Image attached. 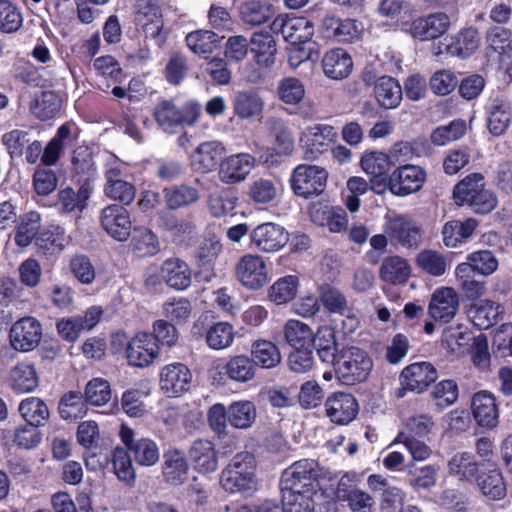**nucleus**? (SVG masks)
<instances>
[{
  "label": "nucleus",
  "mask_w": 512,
  "mask_h": 512,
  "mask_svg": "<svg viewBox=\"0 0 512 512\" xmlns=\"http://www.w3.org/2000/svg\"><path fill=\"white\" fill-rule=\"evenodd\" d=\"M410 274L411 267L408 261L397 255L386 257L379 268L380 279L393 285L406 283Z\"/></svg>",
  "instance_id": "obj_32"
},
{
  "label": "nucleus",
  "mask_w": 512,
  "mask_h": 512,
  "mask_svg": "<svg viewBox=\"0 0 512 512\" xmlns=\"http://www.w3.org/2000/svg\"><path fill=\"white\" fill-rule=\"evenodd\" d=\"M166 205L171 210L190 206L199 200V192L188 185H177L164 189Z\"/></svg>",
  "instance_id": "obj_48"
},
{
  "label": "nucleus",
  "mask_w": 512,
  "mask_h": 512,
  "mask_svg": "<svg viewBox=\"0 0 512 512\" xmlns=\"http://www.w3.org/2000/svg\"><path fill=\"white\" fill-rule=\"evenodd\" d=\"M41 216L38 212L30 211L20 218L16 227L14 236L15 244L21 248L29 246L33 241L36 242L40 235Z\"/></svg>",
  "instance_id": "obj_38"
},
{
  "label": "nucleus",
  "mask_w": 512,
  "mask_h": 512,
  "mask_svg": "<svg viewBox=\"0 0 512 512\" xmlns=\"http://www.w3.org/2000/svg\"><path fill=\"white\" fill-rule=\"evenodd\" d=\"M267 126L274 137L278 153L291 154L294 149V137L285 121L277 117H270L267 119Z\"/></svg>",
  "instance_id": "obj_52"
},
{
  "label": "nucleus",
  "mask_w": 512,
  "mask_h": 512,
  "mask_svg": "<svg viewBox=\"0 0 512 512\" xmlns=\"http://www.w3.org/2000/svg\"><path fill=\"white\" fill-rule=\"evenodd\" d=\"M236 279L249 290H258L269 282V273L264 258L258 254H245L235 265Z\"/></svg>",
  "instance_id": "obj_7"
},
{
  "label": "nucleus",
  "mask_w": 512,
  "mask_h": 512,
  "mask_svg": "<svg viewBox=\"0 0 512 512\" xmlns=\"http://www.w3.org/2000/svg\"><path fill=\"white\" fill-rule=\"evenodd\" d=\"M333 365L339 379L344 384L354 385L368 378L373 362L364 350L348 347L340 352Z\"/></svg>",
  "instance_id": "obj_5"
},
{
  "label": "nucleus",
  "mask_w": 512,
  "mask_h": 512,
  "mask_svg": "<svg viewBox=\"0 0 512 512\" xmlns=\"http://www.w3.org/2000/svg\"><path fill=\"white\" fill-rule=\"evenodd\" d=\"M326 414L333 423L346 425L358 414V402L352 394L333 393L325 402Z\"/></svg>",
  "instance_id": "obj_21"
},
{
  "label": "nucleus",
  "mask_w": 512,
  "mask_h": 512,
  "mask_svg": "<svg viewBox=\"0 0 512 512\" xmlns=\"http://www.w3.org/2000/svg\"><path fill=\"white\" fill-rule=\"evenodd\" d=\"M70 127L62 125L58 128L56 135L48 142L43 149L41 162L46 166H52L57 163L62 151L70 142Z\"/></svg>",
  "instance_id": "obj_53"
},
{
  "label": "nucleus",
  "mask_w": 512,
  "mask_h": 512,
  "mask_svg": "<svg viewBox=\"0 0 512 512\" xmlns=\"http://www.w3.org/2000/svg\"><path fill=\"white\" fill-rule=\"evenodd\" d=\"M112 397L110 384L103 378H93L85 386L84 398L92 406H103Z\"/></svg>",
  "instance_id": "obj_63"
},
{
  "label": "nucleus",
  "mask_w": 512,
  "mask_h": 512,
  "mask_svg": "<svg viewBox=\"0 0 512 512\" xmlns=\"http://www.w3.org/2000/svg\"><path fill=\"white\" fill-rule=\"evenodd\" d=\"M256 366L248 356L232 357L225 366L227 376L236 382H248L255 376Z\"/></svg>",
  "instance_id": "obj_60"
},
{
  "label": "nucleus",
  "mask_w": 512,
  "mask_h": 512,
  "mask_svg": "<svg viewBox=\"0 0 512 512\" xmlns=\"http://www.w3.org/2000/svg\"><path fill=\"white\" fill-rule=\"evenodd\" d=\"M449 473L460 480H472L478 472V464L474 457L467 452L453 455L448 463Z\"/></svg>",
  "instance_id": "obj_59"
},
{
  "label": "nucleus",
  "mask_w": 512,
  "mask_h": 512,
  "mask_svg": "<svg viewBox=\"0 0 512 512\" xmlns=\"http://www.w3.org/2000/svg\"><path fill=\"white\" fill-rule=\"evenodd\" d=\"M426 181L425 170L413 164H406L395 169L389 178L391 192L406 196L419 191Z\"/></svg>",
  "instance_id": "obj_13"
},
{
  "label": "nucleus",
  "mask_w": 512,
  "mask_h": 512,
  "mask_svg": "<svg viewBox=\"0 0 512 512\" xmlns=\"http://www.w3.org/2000/svg\"><path fill=\"white\" fill-rule=\"evenodd\" d=\"M479 44L480 37L477 30L467 28L451 37L446 46V51L453 56L465 59L478 49Z\"/></svg>",
  "instance_id": "obj_37"
},
{
  "label": "nucleus",
  "mask_w": 512,
  "mask_h": 512,
  "mask_svg": "<svg viewBox=\"0 0 512 512\" xmlns=\"http://www.w3.org/2000/svg\"><path fill=\"white\" fill-rule=\"evenodd\" d=\"M131 244L140 257L153 256L160 250L156 235L150 229L144 227L134 228Z\"/></svg>",
  "instance_id": "obj_56"
},
{
  "label": "nucleus",
  "mask_w": 512,
  "mask_h": 512,
  "mask_svg": "<svg viewBox=\"0 0 512 512\" xmlns=\"http://www.w3.org/2000/svg\"><path fill=\"white\" fill-rule=\"evenodd\" d=\"M476 226L477 222L471 218L463 222L459 220L448 221L442 229L444 245L449 248L457 247L473 234Z\"/></svg>",
  "instance_id": "obj_39"
},
{
  "label": "nucleus",
  "mask_w": 512,
  "mask_h": 512,
  "mask_svg": "<svg viewBox=\"0 0 512 512\" xmlns=\"http://www.w3.org/2000/svg\"><path fill=\"white\" fill-rule=\"evenodd\" d=\"M499 305L491 300H480L471 303L467 310V317L479 329H488L497 322Z\"/></svg>",
  "instance_id": "obj_34"
},
{
  "label": "nucleus",
  "mask_w": 512,
  "mask_h": 512,
  "mask_svg": "<svg viewBox=\"0 0 512 512\" xmlns=\"http://www.w3.org/2000/svg\"><path fill=\"white\" fill-rule=\"evenodd\" d=\"M402 88L398 81L389 76H382L375 85V96L378 103L386 108H396L402 100Z\"/></svg>",
  "instance_id": "obj_40"
},
{
  "label": "nucleus",
  "mask_w": 512,
  "mask_h": 512,
  "mask_svg": "<svg viewBox=\"0 0 512 512\" xmlns=\"http://www.w3.org/2000/svg\"><path fill=\"white\" fill-rule=\"evenodd\" d=\"M19 412L26 422L32 426H42L49 418V409L43 400L29 397L21 401Z\"/></svg>",
  "instance_id": "obj_54"
},
{
  "label": "nucleus",
  "mask_w": 512,
  "mask_h": 512,
  "mask_svg": "<svg viewBox=\"0 0 512 512\" xmlns=\"http://www.w3.org/2000/svg\"><path fill=\"white\" fill-rule=\"evenodd\" d=\"M312 342L317 350L319 358L326 363L333 364L337 356V343L334 329L324 326L313 333Z\"/></svg>",
  "instance_id": "obj_43"
},
{
  "label": "nucleus",
  "mask_w": 512,
  "mask_h": 512,
  "mask_svg": "<svg viewBox=\"0 0 512 512\" xmlns=\"http://www.w3.org/2000/svg\"><path fill=\"white\" fill-rule=\"evenodd\" d=\"M67 244L65 230L61 226H52L41 233L36 239V246L45 254L62 251Z\"/></svg>",
  "instance_id": "obj_64"
},
{
  "label": "nucleus",
  "mask_w": 512,
  "mask_h": 512,
  "mask_svg": "<svg viewBox=\"0 0 512 512\" xmlns=\"http://www.w3.org/2000/svg\"><path fill=\"white\" fill-rule=\"evenodd\" d=\"M10 381L13 389L19 392H30L39 383L34 365L28 362H20L11 369Z\"/></svg>",
  "instance_id": "obj_44"
},
{
  "label": "nucleus",
  "mask_w": 512,
  "mask_h": 512,
  "mask_svg": "<svg viewBox=\"0 0 512 512\" xmlns=\"http://www.w3.org/2000/svg\"><path fill=\"white\" fill-rule=\"evenodd\" d=\"M471 335L463 325H450L443 330L441 345L452 355H462L471 341Z\"/></svg>",
  "instance_id": "obj_42"
},
{
  "label": "nucleus",
  "mask_w": 512,
  "mask_h": 512,
  "mask_svg": "<svg viewBox=\"0 0 512 512\" xmlns=\"http://www.w3.org/2000/svg\"><path fill=\"white\" fill-rule=\"evenodd\" d=\"M105 195L113 200L129 205L136 196L134 185L121 178V170L118 167L109 168L106 173Z\"/></svg>",
  "instance_id": "obj_29"
},
{
  "label": "nucleus",
  "mask_w": 512,
  "mask_h": 512,
  "mask_svg": "<svg viewBox=\"0 0 512 512\" xmlns=\"http://www.w3.org/2000/svg\"><path fill=\"white\" fill-rule=\"evenodd\" d=\"M278 183L271 178H258L248 186L247 195L252 204L256 206H267L273 204L278 197Z\"/></svg>",
  "instance_id": "obj_36"
},
{
  "label": "nucleus",
  "mask_w": 512,
  "mask_h": 512,
  "mask_svg": "<svg viewBox=\"0 0 512 512\" xmlns=\"http://www.w3.org/2000/svg\"><path fill=\"white\" fill-rule=\"evenodd\" d=\"M130 452L136 463L141 466H153L160 457L158 445L149 438H138L137 442L131 444Z\"/></svg>",
  "instance_id": "obj_61"
},
{
  "label": "nucleus",
  "mask_w": 512,
  "mask_h": 512,
  "mask_svg": "<svg viewBox=\"0 0 512 512\" xmlns=\"http://www.w3.org/2000/svg\"><path fill=\"white\" fill-rule=\"evenodd\" d=\"M318 294L321 304L327 311L346 315L350 322L357 324L356 319L350 316L351 309L346 296L339 289L329 284H323L319 287Z\"/></svg>",
  "instance_id": "obj_33"
},
{
  "label": "nucleus",
  "mask_w": 512,
  "mask_h": 512,
  "mask_svg": "<svg viewBox=\"0 0 512 512\" xmlns=\"http://www.w3.org/2000/svg\"><path fill=\"white\" fill-rule=\"evenodd\" d=\"M160 277L175 290H185L192 284V271L188 264L179 258L165 260L160 267Z\"/></svg>",
  "instance_id": "obj_25"
},
{
  "label": "nucleus",
  "mask_w": 512,
  "mask_h": 512,
  "mask_svg": "<svg viewBox=\"0 0 512 512\" xmlns=\"http://www.w3.org/2000/svg\"><path fill=\"white\" fill-rule=\"evenodd\" d=\"M289 233L284 227L266 222L257 225L250 232L251 245L262 253H275L286 246Z\"/></svg>",
  "instance_id": "obj_9"
},
{
  "label": "nucleus",
  "mask_w": 512,
  "mask_h": 512,
  "mask_svg": "<svg viewBox=\"0 0 512 512\" xmlns=\"http://www.w3.org/2000/svg\"><path fill=\"white\" fill-rule=\"evenodd\" d=\"M249 42L255 64H248L243 73L247 82L259 84L264 79L262 69H269L275 63L276 42L269 32L264 31L253 33Z\"/></svg>",
  "instance_id": "obj_4"
},
{
  "label": "nucleus",
  "mask_w": 512,
  "mask_h": 512,
  "mask_svg": "<svg viewBox=\"0 0 512 512\" xmlns=\"http://www.w3.org/2000/svg\"><path fill=\"white\" fill-rule=\"evenodd\" d=\"M336 138L337 132L330 125L316 124L307 128L301 137L304 157L307 160H315L319 155L328 151Z\"/></svg>",
  "instance_id": "obj_12"
},
{
  "label": "nucleus",
  "mask_w": 512,
  "mask_h": 512,
  "mask_svg": "<svg viewBox=\"0 0 512 512\" xmlns=\"http://www.w3.org/2000/svg\"><path fill=\"white\" fill-rule=\"evenodd\" d=\"M217 33L209 30H197L186 36V43L190 50L198 55L210 54L220 42Z\"/></svg>",
  "instance_id": "obj_58"
},
{
  "label": "nucleus",
  "mask_w": 512,
  "mask_h": 512,
  "mask_svg": "<svg viewBox=\"0 0 512 512\" xmlns=\"http://www.w3.org/2000/svg\"><path fill=\"white\" fill-rule=\"evenodd\" d=\"M318 464L311 459H302L286 468L280 479L282 502L289 512H318L316 501L322 497L319 493Z\"/></svg>",
  "instance_id": "obj_1"
},
{
  "label": "nucleus",
  "mask_w": 512,
  "mask_h": 512,
  "mask_svg": "<svg viewBox=\"0 0 512 512\" xmlns=\"http://www.w3.org/2000/svg\"><path fill=\"white\" fill-rule=\"evenodd\" d=\"M253 362L263 368H274L281 361V353L278 347L268 340H256L251 346Z\"/></svg>",
  "instance_id": "obj_50"
},
{
  "label": "nucleus",
  "mask_w": 512,
  "mask_h": 512,
  "mask_svg": "<svg viewBox=\"0 0 512 512\" xmlns=\"http://www.w3.org/2000/svg\"><path fill=\"white\" fill-rule=\"evenodd\" d=\"M459 309V297L451 287L436 289L431 295L428 313L436 321H451Z\"/></svg>",
  "instance_id": "obj_20"
},
{
  "label": "nucleus",
  "mask_w": 512,
  "mask_h": 512,
  "mask_svg": "<svg viewBox=\"0 0 512 512\" xmlns=\"http://www.w3.org/2000/svg\"><path fill=\"white\" fill-rule=\"evenodd\" d=\"M192 374L183 363L165 365L160 371L159 385L168 397H179L189 390Z\"/></svg>",
  "instance_id": "obj_16"
},
{
  "label": "nucleus",
  "mask_w": 512,
  "mask_h": 512,
  "mask_svg": "<svg viewBox=\"0 0 512 512\" xmlns=\"http://www.w3.org/2000/svg\"><path fill=\"white\" fill-rule=\"evenodd\" d=\"M200 113V106L195 101L178 107L172 101L163 100L155 106L153 116L160 129L166 133H175L179 127L195 124Z\"/></svg>",
  "instance_id": "obj_3"
},
{
  "label": "nucleus",
  "mask_w": 512,
  "mask_h": 512,
  "mask_svg": "<svg viewBox=\"0 0 512 512\" xmlns=\"http://www.w3.org/2000/svg\"><path fill=\"white\" fill-rule=\"evenodd\" d=\"M255 166V158L248 153H238L224 158L219 164L220 182L234 185L243 182Z\"/></svg>",
  "instance_id": "obj_17"
},
{
  "label": "nucleus",
  "mask_w": 512,
  "mask_h": 512,
  "mask_svg": "<svg viewBox=\"0 0 512 512\" xmlns=\"http://www.w3.org/2000/svg\"><path fill=\"white\" fill-rule=\"evenodd\" d=\"M286 342L295 348H304L313 339V330L302 321L290 319L283 328Z\"/></svg>",
  "instance_id": "obj_55"
},
{
  "label": "nucleus",
  "mask_w": 512,
  "mask_h": 512,
  "mask_svg": "<svg viewBox=\"0 0 512 512\" xmlns=\"http://www.w3.org/2000/svg\"><path fill=\"white\" fill-rule=\"evenodd\" d=\"M163 315L176 325L187 323L193 313L191 301L185 297L169 298L162 305Z\"/></svg>",
  "instance_id": "obj_49"
},
{
  "label": "nucleus",
  "mask_w": 512,
  "mask_h": 512,
  "mask_svg": "<svg viewBox=\"0 0 512 512\" xmlns=\"http://www.w3.org/2000/svg\"><path fill=\"white\" fill-rule=\"evenodd\" d=\"M485 187L484 178L479 173L466 176L454 188L453 196L459 205H467Z\"/></svg>",
  "instance_id": "obj_57"
},
{
  "label": "nucleus",
  "mask_w": 512,
  "mask_h": 512,
  "mask_svg": "<svg viewBox=\"0 0 512 512\" xmlns=\"http://www.w3.org/2000/svg\"><path fill=\"white\" fill-rule=\"evenodd\" d=\"M299 278L296 275H286L276 280L268 289V298L276 305L286 304L297 294Z\"/></svg>",
  "instance_id": "obj_46"
},
{
  "label": "nucleus",
  "mask_w": 512,
  "mask_h": 512,
  "mask_svg": "<svg viewBox=\"0 0 512 512\" xmlns=\"http://www.w3.org/2000/svg\"><path fill=\"white\" fill-rule=\"evenodd\" d=\"M159 346L150 333H138L127 344L128 363L134 367H147L159 356Z\"/></svg>",
  "instance_id": "obj_15"
},
{
  "label": "nucleus",
  "mask_w": 512,
  "mask_h": 512,
  "mask_svg": "<svg viewBox=\"0 0 512 512\" xmlns=\"http://www.w3.org/2000/svg\"><path fill=\"white\" fill-rule=\"evenodd\" d=\"M451 25L450 17L444 12H435L414 19L409 33L415 39L430 41L445 34Z\"/></svg>",
  "instance_id": "obj_18"
},
{
  "label": "nucleus",
  "mask_w": 512,
  "mask_h": 512,
  "mask_svg": "<svg viewBox=\"0 0 512 512\" xmlns=\"http://www.w3.org/2000/svg\"><path fill=\"white\" fill-rule=\"evenodd\" d=\"M234 114L242 120L256 119L262 116L265 103L261 95L254 90H242L232 98Z\"/></svg>",
  "instance_id": "obj_26"
},
{
  "label": "nucleus",
  "mask_w": 512,
  "mask_h": 512,
  "mask_svg": "<svg viewBox=\"0 0 512 512\" xmlns=\"http://www.w3.org/2000/svg\"><path fill=\"white\" fill-rule=\"evenodd\" d=\"M256 460L252 453H237L221 472L220 484L230 493L247 492L254 489Z\"/></svg>",
  "instance_id": "obj_2"
},
{
  "label": "nucleus",
  "mask_w": 512,
  "mask_h": 512,
  "mask_svg": "<svg viewBox=\"0 0 512 512\" xmlns=\"http://www.w3.org/2000/svg\"><path fill=\"white\" fill-rule=\"evenodd\" d=\"M225 153L221 142L212 140L201 143L191 156L192 165L202 173H208L216 168Z\"/></svg>",
  "instance_id": "obj_28"
},
{
  "label": "nucleus",
  "mask_w": 512,
  "mask_h": 512,
  "mask_svg": "<svg viewBox=\"0 0 512 512\" xmlns=\"http://www.w3.org/2000/svg\"><path fill=\"white\" fill-rule=\"evenodd\" d=\"M384 232L393 242L408 249H415L422 242V227L404 215L390 218L384 225Z\"/></svg>",
  "instance_id": "obj_8"
},
{
  "label": "nucleus",
  "mask_w": 512,
  "mask_h": 512,
  "mask_svg": "<svg viewBox=\"0 0 512 512\" xmlns=\"http://www.w3.org/2000/svg\"><path fill=\"white\" fill-rule=\"evenodd\" d=\"M189 458L196 471L202 474L215 472L218 468V453L212 441L197 439L191 444Z\"/></svg>",
  "instance_id": "obj_23"
},
{
  "label": "nucleus",
  "mask_w": 512,
  "mask_h": 512,
  "mask_svg": "<svg viewBox=\"0 0 512 512\" xmlns=\"http://www.w3.org/2000/svg\"><path fill=\"white\" fill-rule=\"evenodd\" d=\"M415 263L423 273L432 277L443 276L450 267V260L447 255L434 249L421 250L416 255Z\"/></svg>",
  "instance_id": "obj_35"
},
{
  "label": "nucleus",
  "mask_w": 512,
  "mask_h": 512,
  "mask_svg": "<svg viewBox=\"0 0 512 512\" xmlns=\"http://www.w3.org/2000/svg\"><path fill=\"white\" fill-rule=\"evenodd\" d=\"M91 196L88 185H81L78 190L65 188L58 192L55 208L60 215L81 214L87 207Z\"/></svg>",
  "instance_id": "obj_24"
},
{
  "label": "nucleus",
  "mask_w": 512,
  "mask_h": 512,
  "mask_svg": "<svg viewBox=\"0 0 512 512\" xmlns=\"http://www.w3.org/2000/svg\"><path fill=\"white\" fill-rule=\"evenodd\" d=\"M100 223L102 228L118 241H126L131 234L130 215L123 206L111 204L103 208Z\"/></svg>",
  "instance_id": "obj_19"
},
{
  "label": "nucleus",
  "mask_w": 512,
  "mask_h": 512,
  "mask_svg": "<svg viewBox=\"0 0 512 512\" xmlns=\"http://www.w3.org/2000/svg\"><path fill=\"white\" fill-rule=\"evenodd\" d=\"M58 409L60 416L67 421L83 418L88 411L84 396L76 391L65 393L60 399Z\"/></svg>",
  "instance_id": "obj_45"
},
{
  "label": "nucleus",
  "mask_w": 512,
  "mask_h": 512,
  "mask_svg": "<svg viewBox=\"0 0 512 512\" xmlns=\"http://www.w3.org/2000/svg\"><path fill=\"white\" fill-rule=\"evenodd\" d=\"M438 378L436 368L429 362H416L405 367L400 374L402 389L398 397H403L402 390L422 393Z\"/></svg>",
  "instance_id": "obj_10"
},
{
  "label": "nucleus",
  "mask_w": 512,
  "mask_h": 512,
  "mask_svg": "<svg viewBox=\"0 0 512 512\" xmlns=\"http://www.w3.org/2000/svg\"><path fill=\"white\" fill-rule=\"evenodd\" d=\"M327 178L328 173L324 168L301 164L293 170L291 188L297 196L308 199L324 191Z\"/></svg>",
  "instance_id": "obj_6"
},
{
  "label": "nucleus",
  "mask_w": 512,
  "mask_h": 512,
  "mask_svg": "<svg viewBox=\"0 0 512 512\" xmlns=\"http://www.w3.org/2000/svg\"><path fill=\"white\" fill-rule=\"evenodd\" d=\"M270 29L274 33H281L292 45L306 43L314 34L313 24L305 17L279 15L272 21Z\"/></svg>",
  "instance_id": "obj_11"
},
{
  "label": "nucleus",
  "mask_w": 512,
  "mask_h": 512,
  "mask_svg": "<svg viewBox=\"0 0 512 512\" xmlns=\"http://www.w3.org/2000/svg\"><path fill=\"white\" fill-rule=\"evenodd\" d=\"M42 337V326L33 317H24L16 321L9 333L11 346L21 352L35 349Z\"/></svg>",
  "instance_id": "obj_14"
},
{
  "label": "nucleus",
  "mask_w": 512,
  "mask_h": 512,
  "mask_svg": "<svg viewBox=\"0 0 512 512\" xmlns=\"http://www.w3.org/2000/svg\"><path fill=\"white\" fill-rule=\"evenodd\" d=\"M472 415L481 427L492 429L497 426L499 410L494 395L486 390L476 392L471 399Z\"/></svg>",
  "instance_id": "obj_22"
},
{
  "label": "nucleus",
  "mask_w": 512,
  "mask_h": 512,
  "mask_svg": "<svg viewBox=\"0 0 512 512\" xmlns=\"http://www.w3.org/2000/svg\"><path fill=\"white\" fill-rule=\"evenodd\" d=\"M256 417V406L251 401H235L228 406V422L236 429H249Z\"/></svg>",
  "instance_id": "obj_41"
},
{
  "label": "nucleus",
  "mask_w": 512,
  "mask_h": 512,
  "mask_svg": "<svg viewBox=\"0 0 512 512\" xmlns=\"http://www.w3.org/2000/svg\"><path fill=\"white\" fill-rule=\"evenodd\" d=\"M510 122V103L500 97L493 99L486 110V126L490 134L493 136L503 135L507 131Z\"/></svg>",
  "instance_id": "obj_30"
},
{
  "label": "nucleus",
  "mask_w": 512,
  "mask_h": 512,
  "mask_svg": "<svg viewBox=\"0 0 512 512\" xmlns=\"http://www.w3.org/2000/svg\"><path fill=\"white\" fill-rule=\"evenodd\" d=\"M61 99L52 91H45L30 104L31 113L45 121L54 118L60 111Z\"/></svg>",
  "instance_id": "obj_51"
},
{
  "label": "nucleus",
  "mask_w": 512,
  "mask_h": 512,
  "mask_svg": "<svg viewBox=\"0 0 512 512\" xmlns=\"http://www.w3.org/2000/svg\"><path fill=\"white\" fill-rule=\"evenodd\" d=\"M478 486L482 494L492 500L504 498L507 491L502 472L497 468L483 472L478 479Z\"/></svg>",
  "instance_id": "obj_47"
},
{
  "label": "nucleus",
  "mask_w": 512,
  "mask_h": 512,
  "mask_svg": "<svg viewBox=\"0 0 512 512\" xmlns=\"http://www.w3.org/2000/svg\"><path fill=\"white\" fill-rule=\"evenodd\" d=\"M189 465L183 451L170 449L163 455L162 474L172 485L184 483L188 477Z\"/></svg>",
  "instance_id": "obj_27"
},
{
  "label": "nucleus",
  "mask_w": 512,
  "mask_h": 512,
  "mask_svg": "<svg viewBox=\"0 0 512 512\" xmlns=\"http://www.w3.org/2000/svg\"><path fill=\"white\" fill-rule=\"evenodd\" d=\"M322 67L327 77L339 80L350 74L353 62L345 50L336 48L325 53L322 59Z\"/></svg>",
  "instance_id": "obj_31"
},
{
  "label": "nucleus",
  "mask_w": 512,
  "mask_h": 512,
  "mask_svg": "<svg viewBox=\"0 0 512 512\" xmlns=\"http://www.w3.org/2000/svg\"><path fill=\"white\" fill-rule=\"evenodd\" d=\"M277 96L287 105L300 103L305 96V87L302 81L296 77H286L279 81Z\"/></svg>",
  "instance_id": "obj_62"
}]
</instances>
